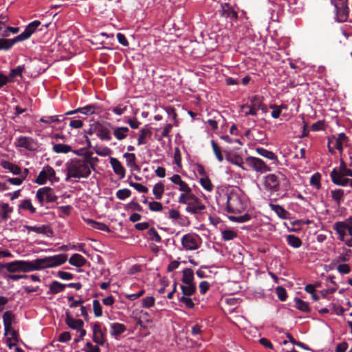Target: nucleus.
<instances>
[{
  "instance_id": "17",
  "label": "nucleus",
  "mask_w": 352,
  "mask_h": 352,
  "mask_svg": "<svg viewBox=\"0 0 352 352\" xmlns=\"http://www.w3.org/2000/svg\"><path fill=\"white\" fill-rule=\"evenodd\" d=\"M25 228L30 232L33 231L37 234H43L48 237L53 236V231L47 225H42L41 226H25Z\"/></svg>"
},
{
  "instance_id": "26",
  "label": "nucleus",
  "mask_w": 352,
  "mask_h": 352,
  "mask_svg": "<svg viewBox=\"0 0 352 352\" xmlns=\"http://www.w3.org/2000/svg\"><path fill=\"white\" fill-rule=\"evenodd\" d=\"M86 259L79 254H74L69 259V263L70 265L80 267L85 265Z\"/></svg>"
},
{
  "instance_id": "37",
  "label": "nucleus",
  "mask_w": 352,
  "mask_h": 352,
  "mask_svg": "<svg viewBox=\"0 0 352 352\" xmlns=\"http://www.w3.org/2000/svg\"><path fill=\"white\" fill-rule=\"evenodd\" d=\"M287 241L288 244L294 248H300L302 243L301 239L294 234L288 235L287 236Z\"/></svg>"
},
{
  "instance_id": "21",
  "label": "nucleus",
  "mask_w": 352,
  "mask_h": 352,
  "mask_svg": "<svg viewBox=\"0 0 352 352\" xmlns=\"http://www.w3.org/2000/svg\"><path fill=\"white\" fill-rule=\"evenodd\" d=\"M65 323L72 329L77 331L82 328L84 325V322L82 320L72 318L67 312L66 313Z\"/></svg>"
},
{
  "instance_id": "39",
  "label": "nucleus",
  "mask_w": 352,
  "mask_h": 352,
  "mask_svg": "<svg viewBox=\"0 0 352 352\" xmlns=\"http://www.w3.org/2000/svg\"><path fill=\"white\" fill-rule=\"evenodd\" d=\"M72 151V147L67 144H55L53 146V151L56 153H67Z\"/></svg>"
},
{
  "instance_id": "46",
  "label": "nucleus",
  "mask_w": 352,
  "mask_h": 352,
  "mask_svg": "<svg viewBox=\"0 0 352 352\" xmlns=\"http://www.w3.org/2000/svg\"><path fill=\"white\" fill-rule=\"evenodd\" d=\"M200 184L205 190L209 192L212 191L214 188V186L208 176L201 177L200 179Z\"/></svg>"
},
{
  "instance_id": "16",
  "label": "nucleus",
  "mask_w": 352,
  "mask_h": 352,
  "mask_svg": "<svg viewBox=\"0 0 352 352\" xmlns=\"http://www.w3.org/2000/svg\"><path fill=\"white\" fill-rule=\"evenodd\" d=\"M93 341L100 345H103L105 342V335L98 322H95L93 325Z\"/></svg>"
},
{
  "instance_id": "36",
  "label": "nucleus",
  "mask_w": 352,
  "mask_h": 352,
  "mask_svg": "<svg viewBox=\"0 0 352 352\" xmlns=\"http://www.w3.org/2000/svg\"><path fill=\"white\" fill-rule=\"evenodd\" d=\"M152 134L151 131L148 128H143L140 131L139 137L138 139V145L145 144L146 142L145 139L148 137H151Z\"/></svg>"
},
{
  "instance_id": "15",
  "label": "nucleus",
  "mask_w": 352,
  "mask_h": 352,
  "mask_svg": "<svg viewBox=\"0 0 352 352\" xmlns=\"http://www.w3.org/2000/svg\"><path fill=\"white\" fill-rule=\"evenodd\" d=\"M220 15L222 17L229 19L231 21H236L238 20V13L234 8L228 3H224L221 5V10H219Z\"/></svg>"
},
{
  "instance_id": "62",
  "label": "nucleus",
  "mask_w": 352,
  "mask_h": 352,
  "mask_svg": "<svg viewBox=\"0 0 352 352\" xmlns=\"http://www.w3.org/2000/svg\"><path fill=\"white\" fill-rule=\"evenodd\" d=\"M148 208L151 211L153 212H160L163 209L162 204L158 201L149 202Z\"/></svg>"
},
{
  "instance_id": "3",
  "label": "nucleus",
  "mask_w": 352,
  "mask_h": 352,
  "mask_svg": "<svg viewBox=\"0 0 352 352\" xmlns=\"http://www.w3.org/2000/svg\"><path fill=\"white\" fill-rule=\"evenodd\" d=\"M178 202L186 204V211L192 214H202L206 209L205 205L192 192L188 194H181Z\"/></svg>"
},
{
  "instance_id": "1",
  "label": "nucleus",
  "mask_w": 352,
  "mask_h": 352,
  "mask_svg": "<svg viewBox=\"0 0 352 352\" xmlns=\"http://www.w3.org/2000/svg\"><path fill=\"white\" fill-rule=\"evenodd\" d=\"M67 260L66 254L36 258L32 261L18 260L6 263V269L10 273L29 272L59 266Z\"/></svg>"
},
{
  "instance_id": "10",
  "label": "nucleus",
  "mask_w": 352,
  "mask_h": 352,
  "mask_svg": "<svg viewBox=\"0 0 352 352\" xmlns=\"http://www.w3.org/2000/svg\"><path fill=\"white\" fill-rule=\"evenodd\" d=\"M96 135L102 141L111 140V131L113 125L109 122H96Z\"/></svg>"
},
{
  "instance_id": "56",
  "label": "nucleus",
  "mask_w": 352,
  "mask_h": 352,
  "mask_svg": "<svg viewBox=\"0 0 352 352\" xmlns=\"http://www.w3.org/2000/svg\"><path fill=\"white\" fill-rule=\"evenodd\" d=\"M270 108L273 109L272 112V117L273 118H279L280 113H281V108H285V106L281 105L280 107H278L276 104H271L270 105Z\"/></svg>"
},
{
  "instance_id": "18",
  "label": "nucleus",
  "mask_w": 352,
  "mask_h": 352,
  "mask_svg": "<svg viewBox=\"0 0 352 352\" xmlns=\"http://www.w3.org/2000/svg\"><path fill=\"white\" fill-rule=\"evenodd\" d=\"M170 179L173 184L179 186V190L183 192L182 194H188L192 192L191 188L182 179L180 175L175 174L170 178Z\"/></svg>"
},
{
  "instance_id": "45",
  "label": "nucleus",
  "mask_w": 352,
  "mask_h": 352,
  "mask_svg": "<svg viewBox=\"0 0 352 352\" xmlns=\"http://www.w3.org/2000/svg\"><path fill=\"white\" fill-rule=\"evenodd\" d=\"M211 145L214 151V153L217 158L219 162H222L223 160V155L221 153V150L217 143L215 142L214 140H211Z\"/></svg>"
},
{
  "instance_id": "13",
  "label": "nucleus",
  "mask_w": 352,
  "mask_h": 352,
  "mask_svg": "<svg viewBox=\"0 0 352 352\" xmlns=\"http://www.w3.org/2000/svg\"><path fill=\"white\" fill-rule=\"evenodd\" d=\"M16 146L34 151L38 148L36 142L31 137L20 136L16 140Z\"/></svg>"
},
{
  "instance_id": "53",
  "label": "nucleus",
  "mask_w": 352,
  "mask_h": 352,
  "mask_svg": "<svg viewBox=\"0 0 352 352\" xmlns=\"http://www.w3.org/2000/svg\"><path fill=\"white\" fill-rule=\"evenodd\" d=\"M155 298L153 296H147L142 299V305L144 308H150L155 305Z\"/></svg>"
},
{
  "instance_id": "8",
  "label": "nucleus",
  "mask_w": 352,
  "mask_h": 352,
  "mask_svg": "<svg viewBox=\"0 0 352 352\" xmlns=\"http://www.w3.org/2000/svg\"><path fill=\"white\" fill-rule=\"evenodd\" d=\"M36 198L41 206L44 205V201L47 203H52L56 201L58 196H56L52 188L50 187H43L39 188L36 194Z\"/></svg>"
},
{
  "instance_id": "25",
  "label": "nucleus",
  "mask_w": 352,
  "mask_h": 352,
  "mask_svg": "<svg viewBox=\"0 0 352 352\" xmlns=\"http://www.w3.org/2000/svg\"><path fill=\"white\" fill-rule=\"evenodd\" d=\"M256 151L260 155L267 158L272 161H273V164H277L278 162L277 156L272 151H268L264 148H256Z\"/></svg>"
},
{
  "instance_id": "54",
  "label": "nucleus",
  "mask_w": 352,
  "mask_h": 352,
  "mask_svg": "<svg viewBox=\"0 0 352 352\" xmlns=\"http://www.w3.org/2000/svg\"><path fill=\"white\" fill-rule=\"evenodd\" d=\"M221 234H222V238L225 241L232 240L237 236V234L234 231L231 230H223Z\"/></svg>"
},
{
  "instance_id": "31",
  "label": "nucleus",
  "mask_w": 352,
  "mask_h": 352,
  "mask_svg": "<svg viewBox=\"0 0 352 352\" xmlns=\"http://www.w3.org/2000/svg\"><path fill=\"white\" fill-rule=\"evenodd\" d=\"M180 288L182 292V296H191L195 294L197 287L195 284L181 285Z\"/></svg>"
},
{
  "instance_id": "12",
  "label": "nucleus",
  "mask_w": 352,
  "mask_h": 352,
  "mask_svg": "<svg viewBox=\"0 0 352 352\" xmlns=\"http://www.w3.org/2000/svg\"><path fill=\"white\" fill-rule=\"evenodd\" d=\"M199 236L197 234H184L181 240L183 248L186 250H195L199 247Z\"/></svg>"
},
{
  "instance_id": "23",
  "label": "nucleus",
  "mask_w": 352,
  "mask_h": 352,
  "mask_svg": "<svg viewBox=\"0 0 352 352\" xmlns=\"http://www.w3.org/2000/svg\"><path fill=\"white\" fill-rule=\"evenodd\" d=\"M111 335L116 338L126 331V327L124 324L114 322L111 324Z\"/></svg>"
},
{
  "instance_id": "40",
  "label": "nucleus",
  "mask_w": 352,
  "mask_h": 352,
  "mask_svg": "<svg viewBox=\"0 0 352 352\" xmlns=\"http://www.w3.org/2000/svg\"><path fill=\"white\" fill-rule=\"evenodd\" d=\"M295 307L304 312H309V304L303 301L301 299L297 298L295 300Z\"/></svg>"
},
{
  "instance_id": "47",
  "label": "nucleus",
  "mask_w": 352,
  "mask_h": 352,
  "mask_svg": "<svg viewBox=\"0 0 352 352\" xmlns=\"http://www.w3.org/2000/svg\"><path fill=\"white\" fill-rule=\"evenodd\" d=\"M321 175L319 173H316L310 178V184L314 186L316 189H320L321 187L320 184Z\"/></svg>"
},
{
  "instance_id": "14",
  "label": "nucleus",
  "mask_w": 352,
  "mask_h": 352,
  "mask_svg": "<svg viewBox=\"0 0 352 352\" xmlns=\"http://www.w3.org/2000/svg\"><path fill=\"white\" fill-rule=\"evenodd\" d=\"M261 106L262 102L260 100V98L257 96H254L251 98L250 104L243 105L242 109L248 110V111H245V116H256L257 113V111L260 109Z\"/></svg>"
},
{
  "instance_id": "64",
  "label": "nucleus",
  "mask_w": 352,
  "mask_h": 352,
  "mask_svg": "<svg viewBox=\"0 0 352 352\" xmlns=\"http://www.w3.org/2000/svg\"><path fill=\"white\" fill-rule=\"evenodd\" d=\"M87 349H82L85 352H100V349L98 346H94L90 342L86 343Z\"/></svg>"
},
{
  "instance_id": "42",
  "label": "nucleus",
  "mask_w": 352,
  "mask_h": 352,
  "mask_svg": "<svg viewBox=\"0 0 352 352\" xmlns=\"http://www.w3.org/2000/svg\"><path fill=\"white\" fill-rule=\"evenodd\" d=\"M19 208L28 210L32 214L36 212V208L32 206L30 199H25L19 206Z\"/></svg>"
},
{
  "instance_id": "61",
  "label": "nucleus",
  "mask_w": 352,
  "mask_h": 352,
  "mask_svg": "<svg viewBox=\"0 0 352 352\" xmlns=\"http://www.w3.org/2000/svg\"><path fill=\"white\" fill-rule=\"evenodd\" d=\"M130 186L133 187L136 190L140 192L146 193L148 191V189L147 187L143 186L142 184L140 183H135L131 182L129 183Z\"/></svg>"
},
{
  "instance_id": "29",
  "label": "nucleus",
  "mask_w": 352,
  "mask_h": 352,
  "mask_svg": "<svg viewBox=\"0 0 352 352\" xmlns=\"http://www.w3.org/2000/svg\"><path fill=\"white\" fill-rule=\"evenodd\" d=\"M1 166L4 169L9 170L11 173H12L15 175H19V174H21V168L19 166L10 162L9 161H7V160L2 161L1 162Z\"/></svg>"
},
{
  "instance_id": "48",
  "label": "nucleus",
  "mask_w": 352,
  "mask_h": 352,
  "mask_svg": "<svg viewBox=\"0 0 352 352\" xmlns=\"http://www.w3.org/2000/svg\"><path fill=\"white\" fill-rule=\"evenodd\" d=\"M179 302H182L185 305L186 308L193 309L195 307V303L193 302L192 298L190 296H181L178 298Z\"/></svg>"
},
{
  "instance_id": "51",
  "label": "nucleus",
  "mask_w": 352,
  "mask_h": 352,
  "mask_svg": "<svg viewBox=\"0 0 352 352\" xmlns=\"http://www.w3.org/2000/svg\"><path fill=\"white\" fill-rule=\"evenodd\" d=\"M14 318V314L10 311H6L3 315V325H12V320Z\"/></svg>"
},
{
  "instance_id": "43",
  "label": "nucleus",
  "mask_w": 352,
  "mask_h": 352,
  "mask_svg": "<svg viewBox=\"0 0 352 352\" xmlns=\"http://www.w3.org/2000/svg\"><path fill=\"white\" fill-rule=\"evenodd\" d=\"M252 217L249 214H245L241 216H230L229 219L231 220L233 222H237V223H244L250 221Z\"/></svg>"
},
{
  "instance_id": "20",
  "label": "nucleus",
  "mask_w": 352,
  "mask_h": 352,
  "mask_svg": "<svg viewBox=\"0 0 352 352\" xmlns=\"http://www.w3.org/2000/svg\"><path fill=\"white\" fill-rule=\"evenodd\" d=\"M96 111V106L94 104L86 105L83 107H79L76 109L69 111L65 113V115L69 116L75 113H80L82 114L89 116L92 115Z\"/></svg>"
},
{
  "instance_id": "27",
  "label": "nucleus",
  "mask_w": 352,
  "mask_h": 352,
  "mask_svg": "<svg viewBox=\"0 0 352 352\" xmlns=\"http://www.w3.org/2000/svg\"><path fill=\"white\" fill-rule=\"evenodd\" d=\"M85 221L89 226H90L93 228H95V229H97L99 230H102V231H104L107 232H111L110 228L105 223H103L101 222H98V221H96L91 219H85Z\"/></svg>"
},
{
  "instance_id": "41",
  "label": "nucleus",
  "mask_w": 352,
  "mask_h": 352,
  "mask_svg": "<svg viewBox=\"0 0 352 352\" xmlns=\"http://www.w3.org/2000/svg\"><path fill=\"white\" fill-rule=\"evenodd\" d=\"M24 70H25L24 65H19L16 68L10 70V72L8 77L9 79H13L16 76H19L21 78H22V73L23 72Z\"/></svg>"
},
{
  "instance_id": "34",
  "label": "nucleus",
  "mask_w": 352,
  "mask_h": 352,
  "mask_svg": "<svg viewBox=\"0 0 352 352\" xmlns=\"http://www.w3.org/2000/svg\"><path fill=\"white\" fill-rule=\"evenodd\" d=\"M348 137L344 133H340L338 134V138L335 140V148L338 150L340 152H342L343 150V144L348 141Z\"/></svg>"
},
{
  "instance_id": "32",
  "label": "nucleus",
  "mask_w": 352,
  "mask_h": 352,
  "mask_svg": "<svg viewBox=\"0 0 352 352\" xmlns=\"http://www.w3.org/2000/svg\"><path fill=\"white\" fill-rule=\"evenodd\" d=\"M13 212V208L9 206L8 204L2 203L0 204V219L7 220L9 218V214Z\"/></svg>"
},
{
  "instance_id": "44",
  "label": "nucleus",
  "mask_w": 352,
  "mask_h": 352,
  "mask_svg": "<svg viewBox=\"0 0 352 352\" xmlns=\"http://www.w3.org/2000/svg\"><path fill=\"white\" fill-rule=\"evenodd\" d=\"M148 235L149 236V240L156 243H161L162 238L154 228H151L148 230Z\"/></svg>"
},
{
  "instance_id": "38",
  "label": "nucleus",
  "mask_w": 352,
  "mask_h": 352,
  "mask_svg": "<svg viewBox=\"0 0 352 352\" xmlns=\"http://www.w3.org/2000/svg\"><path fill=\"white\" fill-rule=\"evenodd\" d=\"M164 192V185L162 182L157 183L153 188V193L156 199H161Z\"/></svg>"
},
{
  "instance_id": "55",
  "label": "nucleus",
  "mask_w": 352,
  "mask_h": 352,
  "mask_svg": "<svg viewBox=\"0 0 352 352\" xmlns=\"http://www.w3.org/2000/svg\"><path fill=\"white\" fill-rule=\"evenodd\" d=\"M93 310L96 317H100L102 314V309L100 302L98 300H93Z\"/></svg>"
},
{
  "instance_id": "63",
  "label": "nucleus",
  "mask_w": 352,
  "mask_h": 352,
  "mask_svg": "<svg viewBox=\"0 0 352 352\" xmlns=\"http://www.w3.org/2000/svg\"><path fill=\"white\" fill-rule=\"evenodd\" d=\"M336 269L338 272L342 274H348L351 272V268L348 264H340Z\"/></svg>"
},
{
  "instance_id": "57",
  "label": "nucleus",
  "mask_w": 352,
  "mask_h": 352,
  "mask_svg": "<svg viewBox=\"0 0 352 352\" xmlns=\"http://www.w3.org/2000/svg\"><path fill=\"white\" fill-rule=\"evenodd\" d=\"M123 156L126 158V165L129 167H131L135 163L136 156L134 153H125Z\"/></svg>"
},
{
  "instance_id": "2",
  "label": "nucleus",
  "mask_w": 352,
  "mask_h": 352,
  "mask_svg": "<svg viewBox=\"0 0 352 352\" xmlns=\"http://www.w3.org/2000/svg\"><path fill=\"white\" fill-rule=\"evenodd\" d=\"M67 177L66 181L70 178H87L91 175L90 167L87 166L80 159H73L69 163H67Z\"/></svg>"
},
{
  "instance_id": "33",
  "label": "nucleus",
  "mask_w": 352,
  "mask_h": 352,
  "mask_svg": "<svg viewBox=\"0 0 352 352\" xmlns=\"http://www.w3.org/2000/svg\"><path fill=\"white\" fill-rule=\"evenodd\" d=\"M269 206L271 210L274 211L280 218L283 219H287V214H288V212L281 206L270 203L269 204Z\"/></svg>"
},
{
  "instance_id": "6",
  "label": "nucleus",
  "mask_w": 352,
  "mask_h": 352,
  "mask_svg": "<svg viewBox=\"0 0 352 352\" xmlns=\"http://www.w3.org/2000/svg\"><path fill=\"white\" fill-rule=\"evenodd\" d=\"M41 21H34L32 22H31L30 23H29L28 25V26L25 28V30H23V32H21L19 35L16 36L15 38H14L12 40H13V42H14V44L17 43V42H19V41H25L28 38H29L34 32H36V30H38V27L41 26ZM49 24L47 23L44 25H43L42 27H43L44 28H47ZM43 28H41L38 29V31H43Z\"/></svg>"
},
{
  "instance_id": "35",
  "label": "nucleus",
  "mask_w": 352,
  "mask_h": 352,
  "mask_svg": "<svg viewBox=\"0 0 352 352\" xmlns=\"http://www.w3.org/2000/svg\"><path fill=\"white\" fill-rule=\"evenodd\" d=\"M332 199L336 202L337 206H340L341 201L344 200V192L342 189H336L331 191Z\"/></svg>"
},
{
  "instance_id": "59",
  "label": "nucleus",
  "mask_w": 352,
  "mask_h": 352,
  "mask_svg": "<svg viewBox=\"0 0 352 352\" xmlns=\"http://www.w3.org/2000/svg\"><path fill=\"white\" fill-rule=\"evenodd\" d=\"M338 172H342L344 175L348 177H352V170L347 168L346 164L343 160H341L340 164V168L338 170Z\"/></svg>"
},
{
  "instance_id": "4",
  "label": "nucleus",
  "mask_w": 352,
  "mask_h": 352,
  "mask_svg": "<svg viewBox=\"0 0 352 352\" xmlns=\"http://www.w3.org/2000/svg\"><path fill=\"white\" fill-rule=\"evenodd\" d=\"M226 210L229 213H241L245 210V204L243 201L242 197L239 194L235 192H231L226 195Z\"/></svg>"
},
{
  "instance_id": "5",
  "label": "nucleus",
  "mask_w": 352,
  "mask_h": 352,
  "mask_svg": "<svg viewBox=\"0 0 352 352\" xmlns=\"http://www.w3.org/2000/svg\"><path fill=\"white\" fill-rule=\"evenodd\" d=\"M334 7L335 19L339 23L347 21L349 14V0H329Z\"/></svg>"
},
{
  "instance_id": "49",
  "label": "nucleus",
  "mask_w": 352,
  "mask_h": 352,
  "mask_svg": "<svg viewBox=\"0 0 352 352\" xmlns=\"http://www.w3.org/2000/svg\"><path fill=\"white\" fill-rule=\"evenodd\" d=\"M116 195L118 199L124 200L131 196V191L128 188L120 189L116 192Z\"/></svg>"
},
{
  "instance_id": "30",
  "label": "nucleus",
  "mask_w": 352,
  "mask_h": 352,
  "mask_svg": "<svg viewBox=\"0 0 352 352\" xmlns=\"http://www.w3.org/2000/svg\"><path fill=\"white\" fill-rule=\"evenodd\" d=\"M346 227H347V223L345 222H343V221L336 222L333 226V228L336 231V232L339 234L340 239L341 241H344V236L346 234V230H347Z\"/></svg>"
},
{
  "instance_id": "7",
  "label": "nucleus",
  "mask_w": 352,
  "mask_h": 352,
  "mask_svg": "<svg viewBox=\"0 0 352 352\" xmlns=\"http://www.w3.org/2000/svg\"><path fill=\"white\" fill-rule=\"evenodd\" d=\"M47 179L52 183L59 182V178L56 177L54 169L49 165L43 168L35 182L39 185H43L47 182Z\"/></svg>"
},
{
  "instance_id": "22",
  "label": "nucleus",
  "mask_w": 352,
  "mask_h": 352,
  "mask_svg": "<svg viewBox=\"0 0 352 352\" xmlns=\"http://www.w3.org/2000/svg\"><path fill=\"white\" fill-rule=\"evenodd\" d=\"M129 129L126 126H113L112 128V132L113 136L116 140L120 141L123 140L128 136Z\"/></svg>"
},
{
  "instance_id": "24",
  "label": "nucleus",
  "mask_w": 352,
  "mask_h": 352,
  "mask_svg": "<svg viewBox=\"0 0 352 352\" xmlns=\"http://www.w3.org/2000/svg\"><path fill=\"white\" fill-rule=\"evenodd\" d=\"M182 282L184 285L195 284L194 282V272L190 268H186L182 271Z\"/></svg>"
},
{
  "instance_id": "60",
  "label": "nucleus",
  "mask_w": 352,
  "mask_h": 352,
  "mask_svg": "<svg viewBox=\"0 0 352 352\" xmlns=\"http://www.w3.org/2000/svg\"><path fill=\"white\" fill-rule=\"evenodd\" d=\"M276 292L280 300L284 301L287 298V292L283 287H277Z\"/></svg>"
},
{
  "instance_id": "19",
  "label": "nucleus",
  "mask_w": 352,
  "mask_h": 352,
  "mask_svg": "<svg viewBox=\"0 0 352 352\" xmlns=\"http://www.w3.org/2000/svg\"><path fill=\"white\" fill-rule=\"evenodd\" d=\"M110 164L114 173L119 175L120 179H123L125 177L126 170L118 159L115 157H111Z\"/></svg>"
},
{
  "instance_id": "28",
  "label": "nucleus",
  "mask_w": 352,
  "mask_h": 352,
  "mask_svg": "<svg viewBox=\"0 0 352 352\" xmlns=\"http://www.w3.org/2000/svg\"><path fill=\"white\" fill-rule=\"evenodd\" d=\"M66 287V284L60 283L56 280H54L49 286V294H57L63 292Z\"/></svg>"
},
{
  "instance_id": "9",
  "label": "nucleus",
  "mask_w": 352,
  "mask_h": 352,
  "mask_svg": "<svg viewBox=\"0 0 352 352\" xmlns=\"http://www.w3.org/2000/svg\"><path fill=\"white\" fill-rule=\"evenodd\" d=\"M285 179L283 174H269L265 177V187L272 192H277L280 190V183L281 179Z\"/></svg>"
},
{
  "instance_id": "58",
  "label": "nucleus",
  "mask_w": 352,
  "mask_h": 352,
  "mask_svg": "<svg viewBox=\"0 0 352 352\" xmlns=\"http://www.w3.org/2000/svg\"><path fill=\"white\" fill-rule=\"evenodd\" d=\"M110 110L115 114L121 116L127 110V107L123 104H120L115 107L110 109Z\"/></svg>"
},
{
  "instance_id": "11",
  "label": "nucleus",
  "mask_w": 352,
  "mask_h": 352,
  "mask_svg": "<svg viewBox=\"0 0 352 352\" xmlns=\"http://www.w3.org/2000/svg\"><path fill=\"white\" fill-rule=\"evenodd\" d=\"M245 164L249 168L260 173H265L271 170V168L261 159L256 157H248L245 159Z\"/></svg>"
},
{
  "instance_id": "52",
  "label": "nucleus",
  "mask_w": 352,
  "mask_h": 352,
  "mask_svg": "<svg viewBox=\"0 0 352 352\" xmlns=\"http://www.w3.org/2000/svg\"><path fill=\"white\" fill-rule=\"evenodd\" d=\"M351 254V250L350 249H347L344 252L340 254L336 258V261L338 263L341 262H346L350 259V256Z\"/></svg>"
},
{
  "instance_id": "50",
  "label": "nucleus",
  "mask_w": 352,
  "mask_h": 352,
  "mask_svg": "<svg viewBox=\"0 0 352 352\" xmlns=\"http://www.w3.org/2000/svg\"><path fill=\"white\" fill-rule=\"evenodd\" d=\"M14 45L12 39L0 38V50H8Z\"/></svg>"
}]
</instances>
